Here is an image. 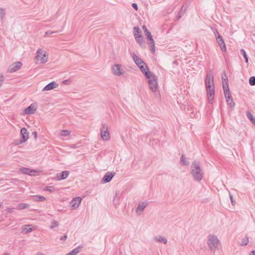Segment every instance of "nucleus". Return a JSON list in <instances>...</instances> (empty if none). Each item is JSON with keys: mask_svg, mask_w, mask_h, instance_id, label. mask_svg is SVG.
<instances>
[{"mask_svg": "<svg viewBox=\"0 0 255 255\" xmlns=\"http://www.w3.org/2000/svg\"><path fill=\"white\" fill-rule=\"evenodd\" d=\"M83 248V246H79L78 247L75 248L73 250H72L70 252H69V254L70 255H76L79 253L80 252L81 249Z\"/></svg>", "mask_w": 255, "mask_h": 255, "instance_id": "obj_22", "label": "nucleus"}, {"mask_svg": "<svg viewBox=\"0 0 255 255\" xmlns=\"http://www.w3.org/2000/svg\"><path fill=\"white\" fill-rule=\"evenodd\" d=\"M101 137L103 140L107 141L110 139V135L108 126L106 124H103L100 129Z\"/></svg>", "mask_w": 255, "mask_h": 255, "instance_id": "obj_5", "label": "nucleus"}, {"mask_svg": "<svg viewBox=\"0 0 255 255\" xmlns=\"http://www.w3.org/2000/svg\"><path fill=\"white\" fill-rule=\"evenodd\" d=\"M181 161L182 163V164L184 165H187L189 164V163L188 161H187L186 160H185V157L184 156V155H182L181 157Z\"/></svg>", "mask_w": 255, "mask_h": 255, "instance_id": "obj_40", "label": "nucleus"}, {"mask_svg": "<svg viewBox=\"0 0 255 255\" xmlns=\"http://www.w3.org/2000/svg\"><path fill=\"white\" fill-rule=\"evenodd\" d=\"M29 205L26 204L20 203L18 206V209L20 210H22L28 208Z\"/></svg>", "mask_w": 255, "mask_h": 255, "instance_id": "obj_34", "label": "nucleus"}, {"mask_svg": "<svg viewBox=\"0 0 255 255\" xmlns=\"http://www.w3.org/2000/svg\"><path fill=\"white\" fill-rule=\"evenodd\" d=\"M136 41L142 47L143 43L144 42L143 37L142 35L136 36L134 37Z\"/></svg>", "mask_w": 255, "mask_h": 255, "instance_id": "obj_24", "label": "nucleus"}, {"mask_svg": "<svg viewBox=\"0 0 255 255\" xmlns=\"http://www.w3.org/2000/svg\"><path fill=\"white\" fill-rule=\"evenodd\" d=\"M68 80H66L63 81V83L66 84L67 83Z\"/></svg>", "mask_w": 255, "mask_h": 255, "instance_id": "obj_53", "label": "nucleus"}, {"mask_svg": "<svg viewBox=\"0 0 255 255\" xmlns=\"http://www.w3.org/2000/svg\"><path fill=\"white\" fill-rule=\"evenodd\" d=\"M154 240L157 242L162 243L164 244H166L167 242V240L166 238L162 237L160 235L154 237Z\"/></svg>", "mask_w": 255, "mask_h": 255, "instance_id": "obj_20", "label": "nucleus"}, {"mask_svg": "<svg viewBox=\"0 0 255 255\" xmlns=\"http://www.w3.org/2000/svg\"><path fill=\"white\" fill-rule=\"evenodd\" d=\"M31 225H25L23 228V231L25 233H29L32 231Z\"/></svg>", "mask_w": 255, "mask_h": 255, "instance_id": "obj_30", "label": "nucleus"}, {"mask_svg": "<svg viewBox=\"0 0 255 255\" xmlns=\"http://www.w3.org/2000/svg\"><path fill=\"white\" fill-rule=\"evenodd\" d=\"M251 255H255V251H252Z\"/></svg>", "mask_w": 255, "mask_h": 255, "instance_id": "obj_51", "label": "nucleus"}, {"mask_svg": "<svg viewBox=\"0 0 255 255\" xmlns=\"http://www.w3.org/2000/svg\"><path fill=\"white\" fill-rule=\"evenodd\" d=\"M241 52L243 54V55L245 59L246 63H248V56H247L246 51L243 49H241Z\"/></svg>", "mask_w": 255, "mask_h": 255, "instance_id": "obj_36", "label": "nucleus"}, {"mask_svg": "<svg viewBox=\"0 0 255 255\" xmlns=\"http://www.w3.org/2000/svg\"><path fill=\"white\" fill-rule=\"evenodd\" d=\"M52 225L50 226V228L52 229L59 225L58 222L56 221H53L52 222Z\"/></svg>", "mask_w": 255, "mask_h": 255, "instance_id": "obj_39", "label": "nucleus"}, {"mask_svg": "<svg viewBox=\"0 0 255 255\" xmlns=\"http://www.w3.org/2000/svg\"><path fill=\"white\" fill-rule=\"evenodd\" d=\"M216 39L222 51L224 52H226V47L224 41L219 33H218V35L216 36Z\"/></svg>", "mask_w": 255, "mask_h": 255, "instance_id": "obj_10", "label": "nucleus"}, {"mask_svg": "<svg viewBox=\"0 0 255 255\" xmlns=\"http://www.w3.org/2000/svg\"><path fill=\"white\" fill-rule=\"evenodd\" d=\"M36 110V105L35 104H31L29 107L24 110L25 114H32L35 113Z\"/></svg>", "mask_w": 255, "mask_h": 255, "instance_id": "obj_14", "label": "nucleus"}, {"mask_svg": "<svg viewBox=\"0 0 255 255\" xmlns=\"http://www.w3.org/2000/svg\"><path fill=\"white\" fill-rule=\"evenodd\" d=\"M224 75L226 77V79L224 78V77H222V84H223V88L224 90V89H227L228 88H229V86H228V84L227 77L225 72H224Z\"/></svg>", "mask_w": 255, "mask_h": 255, "instance_id": "obj_23", "label": "nucleus"}, {"mask_svg": "<svg viewBox=\"0 0 255 255\" xmlns=\"http://www.w3.org/2000/svg\"><path fill=\"white\" fill-rule=\"evenodd\" d=\"M36 255H44L42 253L39 252Z\"/></svg>", "mask_w": 255, "mask_h": 255, "instance_id": "obj_52", "label": "nucleus"}, {"mask_svg": "<svg viewBox=\"0 0 255 255\" xmlns=\"http://www.w3.org/2000/svg\"><path fill=\"white\" fill-rule=\"evenodd\" d=\"M70 133V131L67 130V129H64V130H62L60 131V134L61 136H66L69 135Z\"/></svg>", "mask_w": 255, "mask_h": 255, "instance_id": "obj_32", "label": "nucleus"}, {"mask_svg": "<svg viewBox=\"0 0 255 255\" xmlns=\"http://www.w3.org/2000/svg\"><path fill=\"white\" fill-rule=\"evenodd\" d=\"M58 84L55 82H52L47 84L43 89V91H49L58 87Z\"/></svg>", "mask_w": 255, "mask_h": 255, "instance_id": "obj_17", "label": "nucleus"}, {"mask_svg": "<svg viewBox=\"0 0 255 255\" xmlns=\"http://www.w3.org/2000/svg\"><path fill=\"white\" fill-rule=\"evenodd\" d=\"M32 134L34 135L35 139H36L37 135V132L36 131H33L32 132Z\"/></svg>", "mask_w": 255, "mask_h": 255, "instance_id": "obj_48", "label": "nucleus"}, {"mask_svg": "<svg viewBox=\"0 0 255 255\" xmlns=\"http://www.w3.org/2000/svg\"><path fill=\"white\" fill-rule=\"evenodd\" d=\"M36 58L37 60H40L42 64L46 63L48 60V56L45 53H43V51L41 49L37 50Z\"/></svg>", "mask_w": 255, "mask_h": 255, "instance_id": "obj_6", "label": "nucleus"}, {"mask_svg": "<svg viewBox=\"0 0 255 255\" xmlns=\"http://www.w3.org/2000/svg\"><path fill=\"white\" fill-rule=\"evenodd\" d=\"M21 135L22 136V139L19 142V144L25 142L28 138L29 132L27 129L25 128H22L20 130Z\"/></svg>", "mask_w": 255, "mask_h": 255, "instance_id": "obj_8", "label": "nucleus"}, {"mask_svg": "<svg viewBox=\"0 0 255 255\" xmlns=\"http://www.w3.org/2000/svg\"><path fill=\"white\" fill-rule=\"evenodd\" d=\"M112 69L113 73L116 76H121L125 72L124 69H122V66L120 64H115Z\"/></svg>", "mask_w": 255, "mask_h": 255, "instance_id": "obj_7", "label": "nucleus"}, {"mask_svg": "<svg viewBox=\"0 0 255 255\" xmlns=\"http://www.w3.org/2000/svg\"><path fill=\"white\" fill-rule=\"evenodd\" d=\"M66 255H70V254L69 253H68L67 254H66Z\"/></svg>", "mask_w": 255, "mask_h": 255, "instance_id": "obj_55", "label": "nucleus"}, {"mask_svg": "<svg viewBox=\"0 0 255 255\" xmlns=\"http://www.w3.org/2000/svg\"><path fill=\"white\" fill-rule=\"evenodd\" d=\"M3 81V76L2 74H0V87L2 86Z\"/></svg>", "mask_w": 255, "mask_h": 255, "instance_id": "obj_45", "label": "nucleus"}, {"mask_svg": "<svg viewBox=\"0 0 255 255\" xmlns=\"http://www.w3.org/2000/svg\"><path fill=\"white\" fill-rule=\"evenodd\" d=\"M150 50L152 53H154L155 52V44H151L150 46Z\"/></svg>", "mask_w": 255, "mask_h": 255, "instance_id": "obj_44", "label": "nucleus"}, {"mask_svg": "<svg viewBox=\"0 0 255 255\" xmlns=\"http://www.w3.org/2000/svg\"><path fill=\"white\" fill-rule=\"evenodd\" d=\"M33 200L37 201H44L46 200L45 197L41 195H35L33 196Z\"/></svg>", "mask_w": 255, "mask_h": 255, "instance_id": "obj_27", "label": "nucleus"}, {"mask_svg": "<svg viewBox=\"0 0 255 255\" xmlns=\"http://www.w3.org/2000/svg\"><path fill=\"white\" fill-rule=\"evenodd\" d=\"M67 238V236L66 235H64V236H62V237H61L60 240L65 241V240H66Z\"/></svg>", "mask_w": 255, "mask_h": 255, "instance_id": "obj_47", "label": "nucleus"}, {"mask_svg": "<svg viewBox=\"0 0 255 255\" xmlns=\"http://www.w3.org/2000/svg\"><path fill=\"white\" fill-rule=\"evenodd\" d=\"M83 248V246H79L78 247L75 248L73 250H72L70 252H69V254L70 255H76L79 253L80 252L81 249Z\"/></svg>", "mask_w": 255, "mask_h": 255, "instance_id": "obj_21", "label": "nucleus"}, {"mask_svg": "<svg viewBox=\"0 0 255 255\" xmlns=\"http://www.w3.org/2000/svg\"><path fill=\"white\" fill-rule=\"evenodd\" d=\"M140 32V30L138 27H134L133 28V33H134V36H138L139 35L138 34Z\"/></svg>", "mask_w": 255, "mask_h": 255, "instance_id": "obj_33", "label": "nucleus"}, {"mask_svg": "<svg viewBox=\"0 0 255 255\" xmlns=\"http://www.w3.org/2000/svg\"><path fill=\"white\" fill-rule=\"evenodd\" d=\"M220 241L218 237L214 235H209L208 237L207 245L210 249L215 252L218 248Z\"/></svg>", "mask_w": 255, "mask_h": 255, "instance_id": "obj_3", "label": "nucleus"}, {"mask_svg": "<svg viewBox=\"0 0 255 255\" xmlns=\"http://www.w3.org/2000/svg\"><path fill=\"white\" fill-rule=\"evenodd\" d=\"M21 66H22L21 62H15L9 66L8 70L10 73L17 71L20 68Z\"/></svg>", "mask_w": 255, "mask_h": 255, "instance_id": "obj_9", "label": "nucleus"}, {"mask_svg": "<svg viewBox=\"0 0 255 255\" xmlns=\"http://www.w3.org/2000/svg\"><path fill=\"white\" fill-rule=\"evenodd\" d=\"M186 6H184V5L182 6L181 7L180 10L178 12V15H177V19H179L183 15L185 10H186Z\"/></svg>", "mask_w": 255, "mask_h": 255, "instance_id": "obj_25", "label": "nucleus"}, {"mask_svg": "<svg viewBox=\"0 0 255 255\" xmlns=\"http://www.w3.org/2000/svg\"><path fill=\"white\" fill-rule=\"evenodd\" d=\"M148 76L149 77L146 78L147 80L149 88L153 92H156L158 87V78L153 73L149 74Z\"/></svg>", "mask_w": 255, "mask_h": 255, "instance_id": "obj_4", "label": "nucleus"}, {"mask_svg": "<svg viewBox=\"0 0 255 255\" xmlns=\"http://www.w3.org/2000/svg\"><path fill=\"white\" fill-rule=\"evenodd\" d=\"M228 104L229 105L231 110H232L235 106V103L233 102V100H232L230 102L228 103Z\"/></svg>", "mask_w": 255, "mask_h": 255, "instance_id": "obj_42", "label": "nucleus"}, {"mask_svg": "<svg viewBox=\"0 0 255 255\" xmlns=\"http://www.w3.org/2000/svg\"><path fill=\"white\" fill-rule=\"evenodd\" d=\"M230 198L232 203V205H234V201L233 200V196L231 194H230Z\"/></svg>", "mask_w": 255, "mask_h": 255, "instance_id": "obj_49", "label": "nucleus"}, {"mask_svg": "<svg viewBox=\"0 0 255 255\" xmlns=\"http://www.w3.org/2000/svg\"><path fill=\"white\" fill-rule=\"evenodd\" d=\"M138 67L146 78L149 77L148 75L152 73V72L149 71V68L146 63H145V65H141Z\"/></svg>", "mask_w": 255, "mask_h": 255, "instance_id": "obj_12", "label": "nucleus"}, {"mask_svg": "<svg viewBox=\"0 0 255 255\" xmlns=\"http://www.w3.org/2000/svg\"><path fill=\"white\" fill-rule=\"evenodd\" d=\"M1 206H2V204L1 203H0V208H1Z\"/></svg>", "mask_w": 255, "mask_h": 255, "instance_id": "obj_54", "label": "nucleus"}, {"mask_svg": "<svg viewBox=\"0 0 255 255\" xmlns=\"http://www.w3.org/2000/svg\"><path fill=\"white\" fill-rule=\"evenodd\" d=\"M6 211L8 213H10L13 211V209L12 208H7Z\"/></svg>", "mask_w": 255, "mask_h": 255, "instance_id": "obj_50", "label": "nucleus"}, {"mask_svg": "<svg viewBox=\"0 0 255 255\" xmlns=\"http://www.w3.org/2000/svg\"><path fill=\"white\" fill-rule=\"evenodd\" d=\"M224 93L227 103H229L233 100L232 96L230 94L229 88L224 89Z\"/></svg>", "mask_w": 255, "mask_h": 255, "instance_id": "obj_18", "label": "nucleus"}, {"mask_svg": "<svg viewBox=\"0 0 255 255\" xmlns=\"http://www.w3.org/2000/svg\"><path fill=\"white\" fill-rule=\"evenodd\" d=\"M44 190L50 192H53L55 191V190L53 186H46L44 188Z\"/></svg>", "mask_w": 255, "mask_h": 255, "instance_id": "obj_35", "label": "nucleus"}, {"mask_svg": "<svg viewBox=\"0 0 255 255\" xmlns=\"http://www.w3.org/2000/svg\"><path fill=\"white\" fill-rule=\"evenodd\" d=\"M20 171L24 174H27L29 175H35V173L38 171L33 169H30L26 167H22L20 168Z\"/></svg>", "mask_w": 255, "mask_h": 255, "instance_id": "obj_13", "label": "nucleus"}, {"mask_svg": "<svg viewBox=\"0 0 255 255\" xmlns=\"http://www.w3.org/2000/svg\"><path fill=\"white\" fill-rule=\"evenodd\" d=\"M132 6L136 10H137L138 6H137V5L135 3H133L132 4Z\"/></svg>", "mask_w": 255, "mask_h": 255, "instance_id": "obj_46", "label": "nucleus"}, {"mask_svg": "<svg viewBox=\"0 0 255 255\" xmlns=\"http://www.w3.org/2000/svg\"><path fill=\"white\" fill-rule=\"evenodd\" d=\"M132 59L137 66L141 65H145V62L139 57H138L134 53L132 54Z\"/></svg>", "mask_w": 255, "mask_h": 255, "instance_id": "obj_16", "label": "nucleus"}, {"mask_svg": "<svg viewBox=\"0 0 255 255\" xmlns=\"http://www.w3.org/2000/svg\"><path fill=\"white\" fill-rule=\"evenodd\" d=\"M191 173L194 180L200 182L203 177V172L200 166L199 162L194 161L190 167Z\"/></svg>", "mask_w": 255, "mask_h": 255, "instance_id": "obj_2", "label": "nucleus"}, {"mask_svg": "<svg viewBox=\"0 0 255 255\" xmlns=\"http://www.w3.org/2000/svg\"><path fill=\"white\" fill-rule=\"evenodd\" d=\"M5 10L3 8L0 7V18L1 19H2L4 16H5Z\"/></svg>", "mask_w": 255, "mask_h": 255, "instance_id": "obj_37", "label": "nucleus"}, {"mask_svg": "<svg viewBox=\"0 0 255 255\" xmlns=\"http://www.w3.org/2000/svg\"><path fill=\"white\" fill-rule=\"evenodd\" d=\"M147 206V203L146 202H143L141 203H139L138 205V206L136 208V212H139L141 213L145 209V208Z\"/></svg>", "mask_w": 255, "mask_h": 255, "instance_id": "obj_19", "label": "nucleus"}, {"mask_svg": "<svg viewBox=\"0 0 255 255\" xmlns=\"http://www.w3.org/2000/svg\"><path fill=\"white\" fill-rule=\"evenodd\" d=\"M247 117L255 125V118L249 111L247 112Z\"/></svg>", "mask_w": 255, "mask_h": 255, "instance_id": "obj_28", "label": "nucleus"}, {"mask_svg": "<svg viewBox=\"0 0 255 255\" xmlns=\"http://www.w3.org/2000/svg\"><path fill=\"white\" fill-rule=\"evenodd\" d=\"M142 28L144 30V32L147 38L148 37L151 36L150 32L148 31V30L147 29L145 25H143L142 26Z\"/></svg>", "mask_w": 255, "mask_h": 255, "instance_id": "obj_31", "label": "nucleus"}, {"mask_svg": "<svg viewBox=\"0 0 255 255\" xmlns=\"http://www.w3.org/2000/svg\"><path fill=\"white\" fill-rule=\"evenodd\" d=\"M69 175V172L68 171H62L61 173V177L59 178V180H64L66 179L68 175Z\"/></svg>", "mask_w": 255, "mask_h": 255, "instance_id": "obj_26", "label": "nucleus"}, {"mask_svg": "<svg viewBox=\"0 0 255 255\" xmlns=\"http://www.w3.org/2000/svg\"><path fill=\"white\" fill-rule=\"evenodd\" d=\"M205 87L206 88L208 100L210 103H212L214 99L215 87L213 76L211 73H208L205 78Z\"/></svg>", "mask_w": 255, "mask_h": 255, "instance_id": "obj_1", "label": "nucleus"}, {"mask_svg": "<svg viewBox=\"0 0 255 255\" xmlns=\"http://www.w3.org/2000/svg\"><path fill=\"white\" fill-rule=\"evenodd\" d=\"M115 173L113 172H108L102 179V183L109 182L114 177Z\"/></svg>", "mask_w": 255, "mask_h": 255, "instance_id": "obj_11", "label": "nucleus"}, {"mask_svg": "<svg viewBox=\"0 0 255 255\" xmlns=\"http://www.w3.org/2000/svg\"><path fill=\"white\" fill-rule=\"evenodd\" d=\"M249 237L247 236H246V237L242 239V242L240 244V246H247L249 244Z\"/></svg>", "mask_w": 255, "mask_h": 255, "instance_id": "obj_29", "label": "nucleus"}, {"mask_svg": "<svg viewBox=\"0 0 255 255\" xmlns=\"http://www.w3.org/2000/svg\"><path fill=\"white\" fill-rule=\"evenodd\" d=\"M147 39L149 40V41L148 42V44H155V42L152 38V35L150 36V37H148Z\"/></svg>", "mask_w": 255, "mask_h": 255, "instance_id": "obj_41", "label": "nucleus"}, {"mask_svg": "<svg viewBox=\"0 0 255 255\" xmlns=\"http://www.w3.org/2000/svg\"><path fill=\"white\" fill-rule=\"evenodd\" d=\"M249 83L251 86L255 85V76H252L250 78Z\"/></svg>", "mask_w": 255, "mask_h": 255, "instance_id": "obj_38", "label": "nucleus"}, {"mask_svg": "<svg viewBox=\"0 0 255 255\" xmlns=\"http://www.w3.org/2000/svg\"><path fill=\"white\" fill-rule=\"evenodd\" d=\"M81 200L82 198L79 197L73 199L70 202L71 207L74 209L78 208L81 202Z\"/></svg>", "mask_w": 255, "mask_h": 255, "instance_id": "obj_15", "label": "nucleus"}, {"mask_svg": "<svg viewBox=\"0 0 255 255\" xmlns=\"http://www.w3.org/2000/svg\"><path fill=\"white\" fill-rule=\"evenodd\" d=\"M58 32V31H47L45 32V36H49L50 34H52L53 33H57Z\"/></svg>", "mask_w": 255, "mask_h": 255, "instance_id": "obj_43", "label": "nucleus"}]
</instances>
